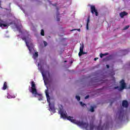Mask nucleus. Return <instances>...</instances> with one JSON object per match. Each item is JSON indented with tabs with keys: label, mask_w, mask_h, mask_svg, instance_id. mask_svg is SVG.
<instances>
[{
	"label": "nucleus",
	"mask_w": 130,
	"mask_h": 130,
	"mask_svg": "<svg viewBox=\"0 0 130 130\" xmlns=\"http://www.w3.org/2000/svg\"><path fill=\"white\" fill-rule=\"evenodd\" d=\"M59 114H60L61 117L63 118V119H68L69 121L73 122V123H75V124H77L79 126H82V127H85L86 129L88 128V126H89V123L87 122H83V121H80L76 120V119H74L72 117L69 116L68 117L67 114L66 112H64L63 109L60 108L58 111Z\"/></svg>",
	"instance_id": "obj_1"
},
{
	"label": "nucleus",
	"mask_w": 130,
	"mask_h": 130,
	"mask_svg": "<svg viewBox=\"0 0 130 130\" xmlns=\"http://www.w3.org/2000/svg\"><path fill=\"white\" fill-rule=\"evenodd\" d=\"M123 108H121L120 109H118L117 115L118 116V119L119 120H122L123 118Z\"/></svg>",
	"instance_id": "obj_2"
},
{
	"label": "nucleus",
	"mask_w": 130,
	"mask_h": 130,
	"mask_svg": "<svg viewBox=\"0 0 130 130\" xmlns=\"http://www.w3.org/2000/svg\"><path fill=\"white\" fill-rule=\"evenodd\" d=\"M31 89H29V92L32 94H37V89H36V84L34 81H31Z\"/></svg>",
	"instance_id": "obj_3"
},
{
	"label": "nucleus",
	"mask_w": 130,
	"mask_h": 130,
	"mask_svg": "<svg viewBox=\"0 0 130 130\" xmlns=\"http://www.w3.org/2000/svg\"><path fill=\"white\" fill-rule=\"evenodd\" d=\"M90 10L91 13L92 15H95L96 17H98L99 16V13L98 12V10L96 9V7L94 5L90 6Z\"/></svg>",
	"instance_id": "obj_4"
},
{
	"label": "nucleus",
	"mask_w": 130,
	"mask_h": 130,
	"mask_svg": "<svg viewBox=\"0 0 130 130\" xmlns=\"http://www.w3.org/2000/svg\"><path fill=\"white\" fill-rule=\"evenodd\" d=\"M120 88L118 89L119 91H122L124 89H126V83H125L124 80L122 79L120 82Z\"/></svg>",
	"instance_id": "obj_5"
},
{
	"label": "nucleus",
	"mask_w": 130,
	"mask_h": 130,
	"mask_svg": "<svg viewBox=\"0 0 130 130\" xmlns=\"http://www.w3.org/2000/svg\"><path fill=\"white\" fill-rule=\"evenodd\" d=\"M30 38V35H28L27 37H23L22 38V40L25 41L26 46H27L28 49L29 50V52H31V47L28 45V40H29V39Z\"/></svg>",
	"instance_id": "obj_6"
},
{
	"label": "nucleus",
	"mask_w": 130,
	"mask_h": 130,
	"mask_svg": "<svg viewBox=\"0 0 130 130\" xmlns=\"http://www.w3.org/2000/svg\"><path fill=\"white\" fill-rule=\"evenodd\" d=\"M128 105H129V104H128V102L126 100H123L122 102V106L124 108H127V107H128Z\"/></svg>",
	"instance_id": "obj_7"
},
{
	"label": "nucleus",
	"mask_w": 130,
	"mask_h": 130,
	"mask_svg": "<svg viewBox=\"0 0 130 130\" xmlns=\"http://www.w3.org/2000/svg\"><path fill=\"white\" fill-rule=\"evenodd\" d=\"M49 111L52 112V113H55V108H54V105L50 104L49 105Z\"/></svg>",
	"instance_id": "obj_8"
},
{
	"label": "nucleus",
	"mask_w": 130,
	"mask_h": 130,
	"mask_svg": "<svg viewBox=\"0 0 130 130\" xmlns=\"http://www.w3.org/2000/svg\"><path fill=\"white\" fill-rule=\"evenodd\" d=\"M32 95H34V97H37V96H38V100L39 101L43 100V96H42V94L38 93L37 91V94H32Z\"/></svg>",
	"instance_id": "obj_9"
},
{
	"label": "nucleus",
	"mask_w": 130,
	"mask_h": 130,
	"mask_svg": "<svg viewBox=\"0 0 130 130\" xmlns=\"http://www.w3.org/2000/svg\"><path fill=\"white\" fill-rule=\"evenodd\" d=\"M127 14L128 13L126 12L123 11L120 13V16L121 17V18H123L124 16H127Z\"/></svg>",
	"instance_id": "obj_10"
},
{
	"label": "nucleus",
	"mask_w": 130,
	"mask_h": 130,
	"mask_svg": "<svg viewBox=\"0 0 130 130\" xmlns=\"http://www.w3.org/2000/svg\"><path fill=\"white\" fill-rule=\"evenodd\" d=\"M8 88V83L7 82H4L3 87L2 88V90H7V88Z\"/></svg>",
	"instance_id": "obj_11"
},
{
	"label": "nucleus",
	"mask_w": 130,
	"mask_h": 130,
	"mask_svg": "<svg viewBox=\"0 0 130 130\" xmlns=\"http://www.w3.org/2000/svg\"><path fill=\"white\" fill-rule=\"evenodd\" d=\"M95 128V125H94V123L93 122L90 123V130H93Z\"/></svg>",
	"instance_id": "obj_12"
},
{
	"label": "nucleus",
	"mask_w": 130,
	"mask_h": 130,
	"mask_svg": "<svg viewBox=\"0 0 130 130\" xmlns=\"http://www.w3.org/2000/svg\"><path fill=\"white\" fill-rule=\"evenodd\" d=\"M89 22H90V17H88L87 20V23H86V29L87 30H89Z\"/></svg>",
	"instance_id": "obj_13"
},
{
	"label": "nucleus",
	"mask_w": 130,
	"mask_h": 130,
	"mask_svg": "<svg viewBox=\"0 0 130 130\" xmlns=\"http://www.w3.org/2000/svg\"><path fill=\"white\" fill-rule=\"evenodd\" d=\"M86 53L83 51H80V52L78 53L79 56H82L83 54H85Z\"/></svg>",
	"instance_id": "obj_14"
},
{
	"label": "nucleus",
	"mask_w": 130,
	"mask_h": 130,
	"mask_svg": "<svg viewBox=\"0 0 130 130\" xmlns=\"http://www.w3.org/2000/svg\"><path fill=\"white\" fill-rule=\"evenodd\" d=\"M96 128L98 130H102L103 129V127L101 126V124H99L97 127Z\"/></svg>",
	"instance_id": "obj_15"
},
{
	"label": "nucleus",
	"mask_w": 130,
	"mask_h": 130,
	"mask_svg": "<svg viewBox=\"0 0 130 130\" xmlns=\"http://www.w3.org/2000/svg\"><path fill=\"white\" fill-rule=\"evenodd\" d=\"M45 93H46V95L47 98H49V97H50V96H49V93H48L47 89H46L45 90Z\"/></svg>",
	"instance_id": "obj_16"
},
{
	"label": "nucleus",
	"mask_w": 130,
	"mask_h": 130,
	"mask_svg": "<svg viewBox=\"0 0 130 130\" xmlns=\"http://www.w3.org/2000/svg\"><path fill=\"white\" fill-rule=\"evenodd\" d=\"M80 51H84V45L80 46Z\"/></svg>",
	"instance_id": "obj_17"
},
{
	"label": "nucleus",
	"mask_w": 130,
	"mask_h": 130,
	"mask_svg": "<svg viewBox=\"0 0 130 130\" xmlns=\"http://www.w3.org/2000/svg\"><path fill=\"white\" fill-rule=\"evenodd\" d=\"M47 102H48L49 105L51 104V103H50V97L47 98Z\"/></svg>",
	"instance_id": "obj_18"
},
{
	"label": "nucleus",
	"mask_w": 130,
	"mask_h": 130,
	"mask_svg": "<svg viewBox=\"0 0 130 130\" xmlns=\"http://www.w3.org/2000/svg\"><path fill=\"white\" fill-rule=\"evenodd\" d=\"M34 57H38V52H36L34 54Z\"/></svg>",
	"instance_id": "obj_19"
},
{
	"label": "nucleus",
	"mask_w": 130,
	"mask_h": 130,
	"mask_svg": "<svg viewBox=\"0 0 130 130\" xmlns=\"http://www.w3.org/2000/svg\"><path fill=\"white\" fill-rule=\"evenodd\" d=\"M41 35H42V36H44V30H43V29L41 30Z\"/></svg>",
	"instance_id": "obj_20"
},
{
	"label": "nucleus",
	"mask_w": 130,
	"mask_h": 130,
	"mask_svg": "<svg viewBox=\"0 0 130 130\" xmlns=\"http://www.w3.org/2000/svg\"><path fill=\"white\" fill-rule=\"evenodd\" d=\"M129 28V25H127L123 28V30H127V29Z\"/></svg>",
	"instance_id": "obj_21"
},
{
	"label": "nucleus",
	"mask_w": 130,
	"mask_h": 130,
	"mask_svg": "<svg viewBox=\"0 0 130 130\" xmlns=\"http://www.w3.org/2000/svg\"><path fill=\"white\" fill-rule=\"evenodd\" d=\"M76 99L78 100V101H80V100H81V98L78 95L76 96Z\"/></svg>",
	"instance_id": "obj_22"
},
{
	"label": "nucleus",
	"mask_w": 130,
	"mask_h": 130,
	"mask_svg": "<svg viewBox=\"0 0 130 130\" xmlns=\"http://www.w3.org/2000/svg\"><path fill=\"white\" fill-rule=\"evenodd\" d=\"M7 98H8V99H12V98H13V96H12V95H11L10 94H8L7 95Z\"/></svg>",
	"instance_id": "obj_23"
},
{
	"label": "nucleus",
	"mask_w": 130,
	"mask_h": 130,
	"mask_svg": "<svg viewBox=\"0 0 130 130\" xmlns=\"http://www.w3.org/2000/svg\"><path fill=\"white\" fill-rule=\"evenodd\" d=\"M3 23H4V21L1 20L0 21V27H3V24H4Z\"/></svg>",
	"instance_id": "obj_24"
},
{
	"label": "nucleus",
	"mask_w": 130,
	"mask_h": 130,
	"mask_svg": "<svg viewBox=\"0 0 130 130\" xmlns=\"http://www.w3.org/2000/svg\"><path fill=\"white\" fill-rule=\"evenodd\" d=\"M79 31V32L81 31V29H72L71 30V31Z\"/></svg>",
	"instance_id": "obj_25"
},
{
	"label": "nucleus",
	"mask_w": 130,
	"mask_h": 130,
	"mask_svg": "<svg viewBox=\"0 0 130 130\" xmlns=\"http://www.w3.org/2000/svg\"><path fill=\"white\" fill-rule=\"evenodd\" d=\"M90 111H91V112H94V107H91Z\"/></svg>",
	"instance_id": "obj_26"
},
{
	"label": "nucleus",
	"mask_w": 130,
	"mask_h": 130,
	"mask_svg": "<svg viewBox=\"0 0 130 130\" xmlns=\"http://www.w3.org/2000/svg\"><path fill=\"white\" fill-rule=\"evenodd\" d=\"M80 105H81V106H85V105H86V104L83 103L82 102H80Z\"/></svg>",
	"instance_id": "obj_27"
},
{
	"label": "nucleus",
	"mask_w": 130,
	"mask_h": 130,
	"mask_svg": "<svg viewBox=\"0 0 130 130\" xmlns=\"http://www.w3.org/2000/svg\"><path fill=\"white\" fill-rule=\"evenodd\" d=\"M100 56L101 58H102V57H103V56H104L103 54L101 53L100 54Z\"/></svg>",
	"instance_id": "obj_28"
},
{
	"label": "nucleus",
	"mask_w": 130,
	"mask_h": 130,
	"mask_svg": "<svg viewBox=\"0 0 130 130\" xmlns=\"http://www.w3.org/2000/svg\"><path fill=\"white\" fill-rule=\"evenodd\" d=\"M44 46H47V43L46 42L44 41Z\"/></svg>",
	"instance_id": "obj_29"
},
{
	"label": "nucleus",
	"mask_w": 130,
	"mask_h": 130,
	"mask_svg": "<svg viewBox=\"0 0 130 130\" xmlns=\"http://www.w3.org/2000/svg\"><path fill=\"white\" fill-rule=\"evenodd\" d=\"M103 55H104V56H105L106 55H108V53H106L105 54H103Z\"/></svg>",
	"instance_id": "obj_30"
},
{
	"label": "nucleus",
	"mask_w": 130,
	"mask_h": 130,
	"mask_svg": "<svg viewBox=\"0 0 130 130\" xmlns=\"http://www.w3.org/2000/svg\"><path fill=\"white\" fill-rule=\"evenodd\" d=\"M89 95H86L85 97V99H88V98H89Z\"/></svg>",
	"instance_id": "obj_31"
},
{
	"label": "nucleus",
	"mask_w": 130,
	"mask_h": 130,
	"mask_svg": "<svg viewBox=\"0 0 130 130\" xmlns=\"http://www.w3.org/2000/svg\"><path fill=\"white\" fill-rule=\"evenodd\" d=\"M118 88H119L118 86H116L114 88V89H118Z\"/></svg>",
	"instance_id": "obj_32"
},
{
	"label": "nucleus",
	"mask_w": 130,
	"mask_h": 130,
	"mask_svg": "<svg viewBox=\"0 0 130 130\" xmlns=\"http://www.w3.org/2000/svg\"><path fill=\"white\" fill-rule=\"evenodd\" d=\"M7 24H3V27H7Z\"/></svg>",
	"instance_id": "obj_33"
},
{
	"label": "nucleus",
	"mask_w": 130,
	"mask_h": 130,
	"mask_svg": "<svg viewBox=\"0 0 130 130\" xmlns=\"http://www.w3.org/2000/svg\"><path fill=\"white\" fill-rule=\"evenodd\" d=\"M18 31L20 32V33H22V30H21V29H18Z\"/></svg>",
	"instance_id": "obj_34"
},
{
	"label": "nucleus",
	"mask_w": 130,
	"mask_h": 130,
	"mask_svg": "<svg viewBox=\"0 0 130 130\" xmlns=\"http://www.w3.org/2000/svg\"><path fill=\"white\" fill-rule=\"evenodd\" d=\"M97 59H98V57L94 58V60L95 61V60H97Z\"/></svg>",
	"instance_id": "obj_35"
},
{
	"label": "nucleus",
	"mask_w": 130,
	"mask_h": 130,
	"mask_svg": "<svg viewBox=\"0 0 130 130\" xmlns=\"http://www.w3.org/2000/svg\"><path fill=\"white\" fill-rule=\"evenodd\" d=\"M106 67H107V69H109V65L107 64V65H106Z\"/></svg>",
	"instance_id": "obj_36"
},
{
	"label": "nucleus",
	"mask_w": 130,
	"mask_h": 130,
	"mask_svg": "<svg viewBox=\"0 0 130 130\" xmlns=\"http://www.w3.org/2000/svg\"><path fill=\"white\" fill-rule=\"evenodd\" d=\"M58 16H59V13H58L57 14V17H58Z\"/></svg>",
	"instance_id": "obj_37"
},
{
	"label": "nucleus",
	"mask_w": 130,
	"mask_h": 130,
	"mask_svg": "<svg viewBox=\"0 0 130 130\" xmlns=\"http://www.w3.org/2000/svg\"><path fill=\"white\" fill-rule=\"evenodd\" d=\"M59 20H60V19H59V18H57V21H59Z\"/></svg>",
	"instance_id": "obj_38"
},
{
	"label": "nucleus",
	"mask_w": 130,
	"mask_h": 130,
	"mask_svg": "<svg viewBox=\"0 0 130 130\" xmlns=\"http://www.w3.org/2000/svg\"><path fill=\"white\" fill-rule=\"evenodd\" d=\"M43 77H44V74H43V73H42Z\"/></svg>",
	"instance_id": "obj_39"
},
{
	"label": "nucleus",
	"mask_w": 130,
	"mask_h": 130,
	"mask_svg": "<svg viewBox=\"0 0 130 130\" xmlns=\"http://www.w3.org/2000/svg\"><path fill=\"white\" fill-rule=\"evenodd\" d=\"M48 76L49 77V76H50V74L49 73V72H48Z\"/></svg>",
	"instance_id": "obj_40"
},
{
	"label": "nucleus",
	"mask_w": 130,
	"mask_h": 130,
	"mask_svg": "<svg viewBox=\"0 0 130 130\" xmlns=\"http://www.w3.org/2000/svg\"><path fill=\"white\" fill-rule=\"evenodd\" d=\"M53 6H56V4H53Z\"/></svg>",
	"instance_id": "obj_41"
},
{
	"label": "nucleus",
	"mask_w": 130,
	"mask_h": 130,
	"mask_svg": "<svg viewBox=\"0 0 130 130\" xmlns=\"http://www.w3.org/2000/svg\"><path fill=\"white\" fill-rule=\"evenodd\" d=\"M57 10L58 11V8H57Z\"/></svg>",
	"instance_id": "obj_42"
},
{
	"label": "nucleus",
	"mask_w": 130,
	"mask_h": 130,
	"mask_svg": "<svg viewBox=\"0 0 130 130\" xmlns=\"http://www.w3.org/2000/svg\"><path fill=\"white\" fill-rule=\"evenodd\" d=\"M64 62H67V61H64Z\"/></svg>",
	"instance_id": "obj_43"
},
{
	"label": "nucleus",
	"mask_w": 130,
	"mask_h": 130,
	"mask_svg": "<svg viewBox=\"0 0 130 130\" xmlns=\"http://www.w3.org/2000/svg\"><path fill=\"white\" fill-rule=\"evenodd\" d=\"M111 104H112V103H111Z\"/></svg>",
	"instance_id": "obj_44"
}]
</instances>
